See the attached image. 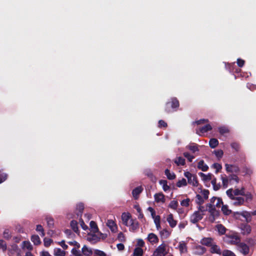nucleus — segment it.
Masks as SVG:
<instances>
[{
	"instance_id": "64",
	"label": "nucleus",
	"mask_w": 256,
	"mask_h": 256,
	"mask_svg": "<svg viewBox=\"0 0 256 256\" xmlns=\"http://www.w3.org/2000/svg\"><path fill=\"white\" fill-rule=\"evenodd\" d=\"M3 236L5 238L8 239L10 237L8 230H5L3 233Z\"/></svg>"
},
{
	"instance_id": "41",
	"label": "nucleus",
	"mask_w": 256,
	"mask_h": 256,
	"mask_svg": "<svg viewBox=\"0 0 256 256\" xmlns=\"http://www.w3.org/2000/svg\"><path fill=\"white\" fill-rule=\"evenodd\" d=\"M70 226L75 232L78 233V222L74 220H72L70 222Z\"/></svg>"
},
{
	"instance_id": "7",
	"label": "nucleus",
	"mask_w": 256,
	"mask_h": 256,
	"mask_svg": "<svg viewBox=\"0 0 256 256\" xmlns=\"http://www.w3.org/2000/svg\"><path fill=\"white\" fill-rule=\"evenodd\" d=\"M166 248L167 246L165 244H162L154 250V255L155 256H166L168 252Z\"/></svg>"
},
{
	"instance_id": "29",
	"label": "nucleus",
	"mask_w": 256,
	"mask_h": 256,
	"mask_svg": "<svg viewBox=\"0 0 256 256\" xmlns=\"http://www.w3.org/2000/svg\"><path fill=\"white\" fill-rule=\"evenodd\" d=\"M242 233L244 234H248L251 232V228L249 225L244 224L241 226Z\"/></svg>"
},
{
	"instance_id": "38",
	"label": "nucleus",
	"mask_w": 256,
	"mask_h": 256,
	"mask_svg": "<svg viewBox=\"0 0 256 256\" xmlns=\"http://www.w3.org/2000/svg\"><path fill=\"white\" fill-rule=\"evenodd\" d=\"M222 210L225 215H229L231 214L232 210H230L227 205L222 204Z\"/></svg>"
},
{
	"instance_id": "62",
	"label": "nucleus",
	"mask_w": 256,
	"mask_h": 256,
	"mask_svg": "<svg viewBox=\"0 0 256 256\" xmlns=\"http://www.w3.org/2000/svg\"><path fill=\"white\" fill-rule=\"evenodd\" d=\"M247 88L251 90H256V85L248 83L247 84Z\"/></svg>"
},
{
	"instance_id": "1",
	"label": "nucleus",
	"mask_w": 256,
	"mask_h": 256,
	"mask_svg": "<svg viewBox=\"0 0 256 256\" xmlns=\"http://www.w3.org/2000/svg\"><path fill=\"white\" fill-rule=\"evenodd\" d=\"M222 204V199L216 197H212L210 199V202L207 204L206 208L212 216L213 220H214V216H216L218 213L216 208H220Z\"/></svg>"
},
{
	"instance_id": "18",
	"label": "nucleus",
	"mask_w": 256,
	"mask_h": 256,
	"mask_svg": "<svg viewBox=\"0 0 256 256\" xmlns=\"http://www.w3.org/2000/svg\"><path fill=\"white\" fill-rule=\"evenodd\" d=\"M210 247V252L212 254H222V252L220 246L216 245L214 242Z\"/></svg>"
},
{
	"instance_id": "10",
	"label": "nucleus",
	"mask_w": 256,
	"mask_h": 256,
	"mask_svg": "<svg viewBox=\"0 0 256 256\" xmlns=\"http://www.w3.org/2000/svg\"><path fill=\"white\" fill-rule=\"evenodd\" d=\"M122 223L126 226L130 225V221L132 219L130 218V214L129 213L124 212L122 214Z\"/></svg>"
},
{
	"instance_id": "12",
	"label": "nucleus",
	"mask_w": 256,
	"mask_h": 256,
	"mask_svg": "<svg viewBox=\"0 0 256 256\" xmlns=\"http://www.w3.org/2000/svg\"><path fill=\"white\" fill-rule=\"evenodd\" d=\"M154 200L157 203L164 204L166 198L162 192L156 193L154 195Z\"/></svg>"
},
{
	"instance_id": "9",
	"label": "nucleus",
	"mask_w": 256,
	"mask_h": 256,
	"mask_svg": "<svg viewBox=\"0 0 256 256\" xmlns=\"http://www.w3.org/2000/svg\"><path fill=\"white\" fill-rule=\"evenodd\" d=\"M226 170L228 172L237 173L240 171L238 166L235 164H225Z\"/></svg>"
},
{
	"instance_id": "47",
	"label": "nucleus",
	"mask_w": 256,
	"mask_h": 256,
	"mask_svg": "<svg viewBox=\"0 0 256 256\" xmlns=\"http://www.w3.org/2000/svg\"><path fill=\"white\" fill-rule=\"evenodd\" d=\"M178 206V202L176 200H172L169 204V207L172 209L176 210Z\"/></svg>"
},
{
	"instance_id": "36",
	"label": "nucleus",
	"mask_w": 256,
	"mask_h": 256,
	"mask_svg": "<svg viewBox=\"0 0 256 256\" xmlns=\"http://www.w3.org/2000/svg\"><path fill=\"white\" fill-rule=\"evenodd\" d=\"M198 174L202 177L204 180H210L212 179V177H214L212 174H205L202 172H200Z\"/></svg>"
},
{
	"instance_id": "43",
	"label": "nucleus",
	"mask_w": 256,
	"mask_h": 256,
	"mask_svg": "<svg viewBox=\"0 0 256 256\" xmlns=\"http://www.w3.org/2000/svg\"><path fill=\"white\" fill-rule=\"evenodd\" d=\"M188 182H186L185 178H182V179L179 180L176 183V186L178 188H180L182 186H185L187 185Z\"/></svg>"
},
{
	"instance_id": "3",
	"label": "nucleus",
	"mask_w": 256,
	"mask_h": 256,
	"mask_svg": "<svg viewBox=\"0 0 256 256\" xmlns=\"http://www.w3.org/2000/svg\"><path fill=\"white\" fill-rule=\"evenodd\" d=\"M184 176L188 179V184L192 185L196 190H197L198 188L202 187L200 185L197 177L195 174H192L188 172H184Z\"/></svg>"
},
{
	"instance_id": "54",
	"label": "nucleus",
	"mask_w": 256,
	"mask_h": 256,
	"mask_svg": "<svg viewBox=\"0 0 256 256\" xmlns=\"http://www.w3.org/2000/svg\"><path fill=\"white\" fill-rule=\"evenodd\" d=\"M94 253L98 256H106V254L104 252L97 249L94 250Z\"/></svg>"
},
{
	"instance_id": "51",
	"label": "nucleus",
	"mask_w": 256,
	"mask_h": 256,
	"mask_svg": "<svg viewBox=\"0 0 256 256\" xmlns=\"http://www.w3.org/2000/svg\"><path fill=\"white\" fill-rule=\"evenodd\" d=\"M212 167L216 170V173H218L222 168V165L218 163L214 164Z\"/></svg>"
},
{
	"instance_id": "27",
	"label": "nucleus",
	"mask_w": 256,
	"mask_h": 256,
	"mask_svg": "<svg viewBox=\"0 0 256 256\" xmlns=\"http://www.w3.org/2000/svg\"><path fill=\"white\" fill-rule=\"evenodd\" d=\"M84 209V206L82 204L80 203V204H78L76 206V210L77 211L76 214H77L78 217L82 216Z\"/></svg>"
},
{
	"instance_id": "2",
	"label": "nucleus",
	"mask_w": 256,
	"mask_h": 256,
	"mask_svg": "<svg viewBox=\"0 0 256 256\" xmlns=\"http://www.w3.org/2000/svg\"><path fill=\"white\" fill-rule=\"evenodd\" d=\"M194 190L197 193L196 196V202L198 205H202L208 198L209 191L208 190L202 189V187L198 188L197 190L194 189Z\"/></svg>"
},
{
	"instance_id": "15",
	"label": "nucleus",
	"mask_w": 256,
	"mask_h": 256,
	"mask_svg": "<svg viewBox=\"0 0 256 256\" xmlns=\"http://www.w3.org/2000/svg\"><path fill=\"white\" fill-rule=\"evenodd\" d=\"M214 239L212 238H204L200 241V243L206 246H210L214 242Z\"/></svg>"
},
{
	"instance_id": "31",
	"label": "nucleus",
	"mask_w": 256,
	"mask_h": 256,
	"mask_svg": "<svg viewBox=\"0 0 256 256\" xmlns=\"http://www.w3.org/2000/svg\"><path fill=\"white\" fill-rule=\"evenodd\" d=\"M174 162L175 164L179 166H184V165L185 164V160L184 158H182V157H180V156H179V157H176L175 159H174Z\"/></svg>"
},
{
	"instance_id": "56",
	"label": "nucleus",
	"mask_w": 256,
	"mask_h": 256,
	"mask_svg": "<svg viewBox=\"0 0 256 256\" xmlns=\"http://www.w3.org/2000/svg\"><path fill=\"white\" fill-rule=\"evenodd\" d=\"M0 249L2 251H5L6 250V242L2 240H0Z\"/></svg>"
},
{
	"instance_id": "26",
	"label": "nucleus",
	"mask_w": 256,
	"mask_h": 256,
	"mask_svg": "<svg viewBox=\"0 0 256 256\" xmlns=\"http://www.w3.org/2000/svg\"><path fill=\"white\" fill-rule=\"evenodd\" d=\"M142 188L141 186L135 188L132 192V194L135 199H137L139 194L142 192Z\"/></svg>"
},
{
	"instance_id": "49",
	"label": "nucleus",
	"mask_w": 256,
	"mask_h": 256,
	"mask_svg": "<svg viewBox=\"0 0 256 256\" xmlns=\"http://www.w3.org/2000/svg\"><path fill=\"white\" fill-rule=\"evenodd\" d=\"M184 157H186L188 159V160L190 162H192L194 158V156H193L192 155H191L190 153H188V152H184Z\"/></svg>"
},
{
	"instance_id": "42",
	"label": "nucleus",
	"mask_w": 256,
	"mask_h": 256,
	"mask_svg": "<svg viewBox=\"0 0 256 256\" xmlns=\"http://www.w3.org/2000/svg\"><path fill=\"white\" fill-rule=\"evenodd\" d=\"M143 250L140 248H136L134 252L133 256H142Z\"/></svg>"
},
{
	"instance_id": "5",
	"label": "nucleus",
	"mask_w": 256,
	"mask_h": 256,
	"mask_svg": "<svg viewBox=\"0 0 256 256\" xmlns=\"http://www.w3.org/2000/svg\"><path fill=\"white\" fill-rule=\"evenodd\" d=\"M224 240L226 242L232 244H238L240 242L239 237L235 234H232L230 235L226 234L224 237Z\"/></svg>"
},
{
	"instance_id": "19",
	"label": "nucleus",
	"mask_w": 256,
	"mask_h": 256,
	"mask_svg": "<svg viewBox=\"0 0 256 256\" xmlns=\"http://www.w3.org/2000/svg\"><path fill=\"white\" fill-rule=\"evenodd\" d=\"M233 201L232 204L236 206H240L243 204L244 200V198L240 196L234 197V198H231Z\"/></svg>"
},
{
	"instance_id": "22",
	"label": "nucleus",
	"mask_w": 256,
	"mask_h": 256,
	"mask_svg": "<svg viewBox=\"0 0 256 256\" xmlns=\"http://www.w3.org/2000/svg\"><path fill=\"white\" fill-rule=\"evenodd\" d=\"M180 254H184L187 252V246L186 243L184 241H181L179 242L178 248Z\"/></svg>"
},
{
	"instance_id": "20",
	"label": "nucleus",
	"mask_w": 256,
	"mask_h": 256,
	"mask_svg": "<svg viewBox=\"0 0 256 256\" xmlns=\"http://www.w3.org/2000/svg\"><path fill=\"white\" fill-rule=\"evenodd\" d=\"M148 240L152 244H156L158 242V238L156 234L154 233H150L148 234Z\"/></svg>"
},
{
	"instance_id": "17",
	"label": "nucleus",
	"mask_w": 256,
	"mask_h": 256,
	"mask_svg": "<svg viewBox=\"0 0 256 256\" xmlns=\"http://www.w3.org/2000/svg\"><path fill=\"white\" fill-rule=\"evenodd\" d=\"M106 226L112 232H117L118 227L114 220H108L106 222Z\"/></svg>"
},
{
	"instance_id": "46",
	"label": "nucleus",
	"mask_w": 256,
	"mask_h": 256,
	"mask_svg": "<svg viewBox=\"0 0 256 256\" xmlns=\"http://www.w3.org/2000/svg\"><path fill=\"white\" fill-rule=\"evenodd\" d=\"M130 228L134 230L138 228V223L134 221L133 220L130 221Z\"/></svg>"
},
{
	"instance_id": "6",
	"label": "nucleus",
	"mask_w": 256,
	"mask_h": 256,
	"mask_svg": "<svg viewBox=\"0 0 256 256\" xmlns=\"http://www.w3.org/2000/svg\"><path fill=\"white\" fill-rule=\"evenodd\" d=\"M179 106V102L176 98H173L172 99L171 102H168L166 104V111L167 112H172L174 110V108H177Z\"/></svg>"
},
{
	"instance_id": "63",
	"label": "nucleus",
	"mask_w": 256,
	"mask_h": 256,
	"mask_svg": "<svg viewBox=\"0 0 256 256\" xmlns=\"http://www.w3.org/2000/svg\"><path fill=\"white\" fill-rule=\"evenodd\" d=\"M167 126V124L162 120H160L158 122V126L160 128L164 127L166 128Z\"/></svg>"
},
{
	"instance_id": "57",
	"label": "nucleus",
	"mask_w": 256,
	"mask_h": 256,
	"mask_svg": "<svg viewBox=\"0 0 256 256\" xmlns=\"http://www.w3.org/2000/svg\"><path fill=\"white\" fill-rule=\"evenodd\" d=\"M190 200V198H186L184 200H182L180 204L183 206L188 207L189 206Z\"/></svg>"
},
{
	"instance_id": "44",
	"label": "nucleus",
	"mask_w": 256,
	"mask_h": 256,
	"mask_svg": "<svg viewBox=\"0 0 256 256\" xmlns=\"http://www.w3.org/2000/svg\"><path fill=\"white\" fill-rule=\"evenodd\" d=\"M241 215L244 217L247 222H249L251 220V214L248 212H242Z\"/></svg>"
},
{
	"instance_id": "23",
	"label": "nucleus",
	"mask_w": 256,
	"mask_h": 256,
	"mask_svg": "<svg viewBox=\"0 0 256 256\" xmlns=\"http://www.w3.org/2000/svg\"><path fill=\"white\" fill-rule=\"evenodd\" d=\"M199 147L201 146L194 143L190 144L186 146V148L193 153H196V152H198Z\"/></svg>"
},
{
	"instance_id": "60",
	"label": "nucleus",
	"mask_w": 256,
	"mask_h": 256,
	"mask_svg": "<svg viewBox=\"0 0 256 256\" xmlns=\"http://www.w3.org/2000/svg\"><path fill=\"white\" fill-rule=\"evenodd\" d=\"M79 221H80V226H82V229H84V230H87L88 228L86 226V225L84 224V222L83 221V220H82L81 217H80Z\"/></svg>"
},
{
	"instance_id": "37",
	"label": "nucleus",
	"mask_w": 256,
	"mask_h": 256,
	"mask_svg": "<svg viewBox=\"0 0 256 256\" xmlns=\"http://www.w3.org/2000/svg\"><path fill=\"white\" fill-rule=\"evenodd\" d=\"M160 184L162 186V189L164 192H166L170 190V188L167 184L166 180H160Z\"/></svg>"
},
{
	"instance_id": "24",
	"label": "nucleus",
	"mask_w": 256,
	"mask_h": 256,
	"mask_svg": "<svg viewBox=\"0 0 256 256\" xmlns=\"http://www.w3.org/2000/svg\"><path fill=\"white\" fill-rule=\"evenodd\" d=\"M230 184H238L239 182V178L238 176L236 174H230L228 176Z\"/></svg>"
},
{
	"instance_id": "30",
	"label": "nucleus",
	"mask_w": 256,
	"mask_h": 256,
	"mask_svg": "<svg viewBox=\"0 0 256 256\" xmlns=\"http://www.w3.org/2000/svg\"><path fill=\"white\" fill-rule=\"evenodd\" d=\"M54 256H65L66 252L60 248H55L54 249Z\"/></svg>"
},
{
	"instance_id": "25",
	"label": "nucleus",
	"mask_w": 256,
	"mask_h": 256,
	"mask_svg": "<svg viewBox=\"0 0 256 256\" xmlns=\"http://www.w3.org/2000/svg\"><path fill=\"white\" fill-rule=\"evenodd\" d=\"M198 168L203 172H206L208 170V166L203 160H201L198 162Z\"/></svg>"
},
{
	"instance_id": "39",
	"label": "nucleus",
	"mask_w": 256,
	"mask_h": 256,
	"mask_svg": "<svg viewBox=\"0 0 256 256\" xmlns=\"http://www.w3.org/2000/svg\"><path fill=\"white\" fill-rule=\"evenodd\" d=\"M218 144V142L216 138H211L209 142V144L211 148H215Z\"/></svg>"
},
{
	"instance_id": "48",
	"label": "nucleus",
	"mask_w": 256,
	"mask_h": 256,
	"mask_svg": "<svg viewBox=\"0 0 256 256\" xmlns=\"http://www.w3.org/2000/svg\"><path fill=\"white\" fill-rule=\"evenodd\" d=\"M214 154H215L216 156V158L218 159H220V158H222V156L224 154V152L222 150H214Z\"/></svg>"
},
{
	"instance_id": "52",
	"label": "nucleus",
	"mask_w": 256,
	"mask_h": 256,
	"mask_svg": "<svg viewBox=\"0 0 256 256\" xmlns=\"http://www.w3.org/2000/svg\"><path fill=\"white\" fill-rule=\"evenodd\" d=\"M222 254L223 256H236L235 254L229 250H224L222 252Z\"/></svg>"
},
{
	"instance_id": "45",
	"label": "nucleus",
	"mask_w": 256,
	"mask_h": 256,
	"mask_svg": "<svg viewBox=\"0 0 256 256\" xmlns=\"http://www.w3.org/2000/svg\"><path fill=\"white\" fill-rule=\"evenodd\" d=\"M36 230L38 232H40V234L42 236H44L45 233L44 232V230L42 226H41L40 224H38V225L36 226Z\"/></svg>"
},
{
	"instance_id": "58",
	"label": "nucleus",
	"mask_w": 256,
	"mask_h": 256,
	"mask_svg": "<svg viewBox=\"0 0 256 256\" xmlns=\"http://www.w3.org/2000/svg\"><path fill=\"white\" fill-rule=\"evenodd\" d=\"M68 244L71 246H74V247L73 248H80V244L75 240L68 242Z\"/></svg>"
},
{
	"instance_id": "53",
	"label": "nucleus",
	"mask_w": 256,
	"mask_h": 256,
	"mask_svg": "<svg viewBox=\"0 0 256 256\" xmlns=\"http://www.w3.org/2000/svg\"><path fill=\"white\" fill-rule=\"evenodd\" d=\"M52 242V240L49 238H45L44 240V245L46 247L49 246Z\"/></svg>"
},
{
	"instance_id": "61",
	"label": "nucleus",
	"mask_w": 256,
	"mask_h": 256,
	"mask_svg": "<svg viewBox=\"0 0 256 256\" xmlns=\"http://www.w3.org/2000/svg\"><path fill=\"white\" fill-rule=\"evenodd\" d=\"M7 178V174H2L0 175V184L2 183Z\"/></svg>"
},
{
	"instance_id": "34",
	"label": "nucleus",
	"mask_w": 256,
	"mask_h": 256,
	"mask_svg": "<svg viewBox=\"0 0 256 256\" xmlns=\"http://www.w3.org/2000/svg\"><path fill=\"white\" fill-rule=\"evenodd\" d=\"M164 173L167 178L169 180H172L176 178V175L174 172H170L168 169L165 170Z\"/></svg>"
},
{
	"instance_id": "40",
	"label": "nucleus",
	"mask_w": 256,
	"mask_h": 256,
	"mask_svg": "<svg viewBox=\"0 0 256 256\" xmlns=\"http://www.w3.org/2000/svg\"><path fill=\"white\" fill-rule=\"evenodd\" d=\"M31 240L36 245H38L40 244V238L38 235H33L31 237Z\"/></svg>"
},
{
	"instance_id": "33",
	"label": "nucleus",
	"mask_w": 256,
	"mask_h": 256,
	"mask_svg": "<svg viewBox=\"0 0 256 256\" xmlns=\"http://www.w3.org/2000/svg\"><path fill=\"white\" fill-rule=\"evenodd\" d=\"M80 248H72L71 252L72 256H83L82 250H79Z\"/></svg>"
},
{
	"instance_id": "14",
	"label": "nucleus",
	"mask_w": 256,
	"mask_h": 256,
	"mask_svg": "<svg viewBox=\"0 0 256 256\" xmlns=\"http://www.w3.org/2000/svg\"><path fill=\"white\" fill-rule=\"evenodd\" d=\"M82 256H92L94 252L92 248L90 247H88L86 245L83 246L82 248Z\"/></svg>"
},
{
	"instance_id": "59",
	"label": "nucleus",
	"mask_w": 256,
	"mask_h": 256,
	"mask_svg": "<svg viewBox=\"0 0 256 256\" xmlns=\"http://www.w3.org/2000/svg\"><path fill=\"white\" fill-rule=\"evenodd\" d=\"M210 180H211V182H212V186H214V189L215 190H218V188H220V186H216V178H214L212 177V179Z\"/></svg>"
},
{
	"instance_id": "55",
	"label": "nucleus",
	"mask_w": 256,
	"mask_h": 256,
	"mask_svg": "<svg viewBox=\"0 0 256 256\" xmlns=\"http://www.w3.org/2000/svg\"><path fill=\"white\" fill-rule=\"evenodd\" d=\"M47 224L50 228L52 227L54 224V221L52 218L48 217L46 218Z\"/></svg>"
},
{
	"instance_id": "35",
	"label": "nucleus",
	"mask_w": 256,
	"mask_h": 256,
	"mask_svg": "<svg viewBox=\"0 0 256 256\" xmlns=\"http://www.w3.org/2000/svg\"><path fill=\"white\" fill-rule=\"evenodd\" d=\"M22 248L30 250L32 249V246L30 242L24 241L22 244Z\"/></svg>"
},
{
	"instance_id": "16",
	"label": "nucleus",
	"mask_w": 256,
	"mask_h": 256,
	"mask_svg": "<svg viewBox=\"0 0 256 256\" xmlns=\"http://www.w3.org/2000/svg\"><path fill=\"white\" fill-rule=\"evenodd\" d=\"M238 250L243 254H246L249 252L248 246L244 243H240L238 246Z\"/></svg>"
},
{
	"instance_id": "4",
	"label": "nucleus",
	"mask_w": 256,
	"mask_h": 256,
	"mask_svg": "<svg viewBox=\"0 0 256 256\" xmlns=\"http://www.w3.org/2000/svg\"><path fill=\"white\" fill-rule=\"evenodd\" d=\"M228 196L230 198H234V197L238 196H244V188L242 187L241 189L235 188L234 190L230 188L227 190L226 192Z\"/></svg>"
},
{
	"instance_id": "8",
	"label": "nucleus",
	"mask_w": 256,
	"mask_h": 256,
	"mask_svg": "<svg viewBox=\"0 0 256 256\" xmlns=\"http://www.w3.org/2000/svg\"><path fill=\"white\" fill-rule=\"evenodd\" d=\"M203 214L201 213L199 211L195 212L190 218V222L193 224H196L202 218Z\"/></svg>"
},
{
	"instance_id": "32",
	"label": "nucleus",
	"mask_w": 256,
	"mask_h": 256,
	"mask_svg": "<svg viewBox=\"0 0 256 256\" xmlns=\"http://www.w3.org/2000/svg\"><path fill=\"white\" fill-rule=\"evenodd\" d=\"M221 179L222 180V186H223L224 188H226L230 184V180H229L228 176L227 177L226 176H222Z\"/></svg>"
},
{
	"instance_id": "11",
	"label": "nucleus",
	"mask_w": 256,
	"mask_h": 256,
	"mask_svg": "<svg viewBox=\"0 0 256 256\" xmlns=\"http://www.w3.org/2000/svg\"><path fill=\"white\" fill-rule=\"evenodd\" d=\"M212 128V126L210 124H206V126L196 130V132L200 136L206 132H207L211 130Z\"/></svg>"
},
{
	"instance_id": "21",
	"label": "nucleus",
	"mask_w": 256,
	"mask_h": 256,
	"mask_svg": "<svg viewBox=\"0 0 256 256\" xmlns=\"http://www.w3.org/2000/svg\"><path fill=\"white\" fill-rule=\"evenodd\" d=\"M166 220L171 228L175 227L177 224V221L174 220L173 215L172 214L168 216Z\"/></svg>"
},
{
	"instance_id": "13",
	"label": "nucleus",
	"mask_w": 256,
	"mask_h": 256,
	"mask_svg": "<svg viewBox=\"0 0 256 256\" xmlns=\"http://www.w3.org/2000/svg\"><path fill=\"white\" fill-rule=\"evenodd\" d=\"M206 252V248L200 245L196 246L194 248V252L196 255H202Z\"/></svg>"
},
{
	"instance_id": "50",
	"label": "nucleus",
	"mask_w": 256,
	"mask_h": 256,
	"mask_svg": "<svg viewBox=\"0 0 256 256\" xmlns=\"http://www.w3.org/2000/svg\"><path fill=\"white\" fill-rule=\"evenodd\" d=\"M218 132L220 134H224L228 133L229 130L226 126H221L218 128Z\"/></svg>"
},
{
	"instance_id": "28",
	"label": "nucleus",
	"mask_w": 256,
	"mask_h": 256,
	"mask_svg": "<svg viewBox=\"0 0 256 256\" xmlns=\"http://www.w3.org/2000/svg\"><path fill=\"white\" fill-rule=\"evenodd\" d=\"M216 230L220 235L224 234L226 230V228L221 224H218L216 226Z\"/></svg>"
}]
</instances>
